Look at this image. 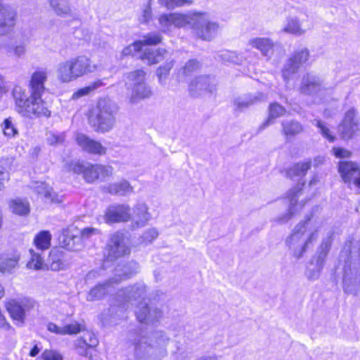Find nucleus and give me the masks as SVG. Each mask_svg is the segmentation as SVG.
<instances>
[{"instance_id": "f257e3e1", "label": "nucleus", "mask_w": 360, "mask_h": 360, "mask_svg": "<svg viewBox=\"0 0 360 360\" xmlns=\"http://www.w3.org/2000/svg\"><path fill=\"white\" fill-rule=\"evenodd\" d=\"M169 338L162 330L130 332L129 341L133 346L136 360H161L167 354Z\"/></svg>"}, {"instance_id": "f03ea898", "label": "nucleus", "mask_w": 360, "mask_h": 360, "mask_svg": "<svg viewBox=\"0 0 360 360\" xmlns=\"http://www.w3.org/2000/svg\"><path fill=\"white\" fill-rule=\"evenodd\" d=\"M12 96L15 110L22 117L32 120L42 117L49 118L51 116L49 103H39L32 94L27 96L26 90L22 86H15L12 91Z\"/></svg>"}, {"instance_id": "7ed1b4c3", "label": "nucleus", "mask_w": 360, "mask_h": 360, "mask_svg": "<svg viewBox=\"0 0 360 360\" xmlns=\"http://www.w3.org/2000/svg\"><path fill=\"white\" fill-rule=\"evenodd\" d=\"M316 229H312L310 219L300 222L286 238L285 244L297 259L301 258L310 245L317 239Z\"/></svg>"}, {"instance_id": "20e7f679", "label": "nucleus", "mask_w": 360, "mask_h": 360, "mask_svg": "<svg viewBox=\"0 0 360 360\" xmlns=\"http://www.w3.org/2000/svg\"><path fill=\"white\" fill-rule=\"evenodd\" d=\"M95 66L90 58L79 56L60 63L57 68L58 79L64 83L77 79L94 72Z\"/></svg>"}, {"instance_id": "39448f33", "label": "nucleus", "mask_w": 360, "mask_h": 360, "mask_svg": "<svg viewBox=\"0 0 360 360\" xmlns=\"http://www.w3.org/2000/svg\"><path fill=\"white\" fill-rule=\"evenodd\" d=\"M118 106L109 98H101L89 117L91 124L98 132L105 133L111 130L116 122Z\"/></svg>"}, {"instance_id": "423d86ee", "label": "nucleus", "mask_w": 360, "mask_h": 360, "mask_svg": "<svg viewBox=\"0 0 360 360\" xmlns=\"http://www.w3.org/2000/svg\"><path fill=\"white\" fill-rule=\"evenodd\" d=\"M146 296V286L143 283H136L120 289L111 301L109 311L112 315L122 318L131 302L143 300Z\"/></svg>"}, {"instance_id": "0eeeda50", "label": "nucleus", "mask_w": 360, "mask_h": 360, "mask_svg": "<svg viewBox=\"0 0 360 360\" xmlns=\"http://www.w3.org/2000/svg\"><path fill=\"white\" fill-rule=\"evenodd\" d=\"M72 170L76 174H82L84 179L88 183H93L98 179H104L113 174V168L111 166L89 163H76L73 165Z\"/></svg>"}, {"instance_id": "6e6552de", "label": "nucleus", "mask_w": 360, "mask_h": 360, "mask_svg": "<svg viewBox=\"0 0 360 360\" xmlns=\"http://www.w3.org/2000/svg\"><path fill=\"white\" fill-rule=\"evenodd\" d=\"M145 72L138 70L129 73L128 78L131 82V94L129 101L131 103H137L140 101L151 96L152 91L145 82Z\"/></svg>"}, {"instance_id": "1a4fd4ad", "label": "nucleus", "mask_w": 360, "mask_h": 360, "mask_svg": "<svg viewBox=\"0 0 360 360\" xmlns=\"http://www.w3.org/2000/svg\"><path fill=\"white\" fill-rule=\"evenodd\" d=\"M35 304L34 300L24 297L19 300L11 299L6 302L5 307L15 324L22 326L25 323L26 312L32 309Z\"/></svg>"}, {"instance_id": "9d476101", "label": "nucleus", "mask_w": 360, "mask_h": 360, "mask_svg": "<svg viewBox=\"0 0 360 360\" xmlns=\"http://www.w3.org/2000/svg\"><path fill=\"white\" fill-rule=\"evenodd\" d=\"M130 248L124 235L117 232L112 234L106 245L105 256L109 261H114L120 257L129 255Z\"/></svg>"}, {"instance_id": "9b49d317", "label": "nucleus", "mask_w": 360, "mask_h": 360, "mask_svg": "<svg viewBox=\"0 0 360 360\" xmlns=\"http://www.w3.org/2000/svg\"><path fill=\"white\" fill-rule=\"evenodd\" d=\"M309 58V51L307 48L296 50L288 59L283 68L282 75L283 79L288 81L308 61Z\"/></svg>"}, {"instance_id": "f8f14e48", "label": "nucleus", "mask_w": 360, "mask_h": 360, "mask_svg": "<svg viewBox=\"0 0 360 360\" xmlns=\"http://www.w3.org/2000/svg\"><path fill=\"white\" fill-rule=\"evenodd\" d=\"M188 90L193 97H198L206 93L212 94L217 90L215 78L207 75L197 77L190 82Z\"/></svg>"}, {"instance_id": "ddd939ff", "label": "nucleus", "mask_w": 360, "mask_h": 360, "mask_svg": "<svg viewBox=\"0 0 360 360\" xmlns=\"http://www.w3.org/2000/svg\"><path fill=\"white\" fill-rule=\"evenodd\" d=\"M357 111L354 108L348 110L338 127V131L343 139H352L360 131V120L356 118Z\"/></svg>"}, {"instance_id": "4468645a", "label": "nucleus", "mask_w": 360, "mask_h": 360, "mask_svg": "<svg viewBox=\"0 0 360 360\" xmlns=\"http://www.w3.org/2000/svg\"><path fill=\"white\" fill-rule=\"evenodd\" d=\"M48 78V72L45 69H39L34 72L30 77L28 84L29 94H33V96L39 103H47L41 98L43 94L46 91L45 82Z\"/></svg>"}, {"instance_id": "2eb2a0df", "label": "nucleus", "mask_w": 360, "mask_h": 360, "mask_svg": "<svg viewBox=\"0 0 360 360\" xmlns=\"http://www.w3.org/2000/svg\"><path fill=\"white\" fill-rule=\"evenodd\" d=\"M338 172L345 183L354 184L360 188V167L353 161H340Z\"/></svg>"}, {"instance_id": "dca6fc26", "label": "nucleus", "mask_w": 360, "mask_h": 360, "mask_svg": "<svg viewBox=\"0 0 360 360\" xmlns=\"http://www.w3.org/2000/svg\"><path fill=\"white\" fill-rule=\"evenodd\" d=\"M130 211V207L124 204L110 206L105 211L104 220L108 224L127 221L131 218Z\"/></svg>"}, {"instance_id": "f3484780", "label": "nucleus", "mask_w": 360, "mask_h": 360, "mask_svg": "<svg viewBox=\"0 0 360 360\" xmlns=\"http://www.w3.org/2000/svg\"><path fill=\"white\" fill-rule=\"evenodd\" d=\"M137 320L146 324L158 321L162 316V311L156 307H150L147 303L140 302L135 311Z\"/></svg>"}, {"instance_id": "a211bd4d", "label": "nucleus", "mask_w": 360, "mask_h": 360, "mask_svg": "<svg viewBox=\"0 0 360 360\" xmlns=\"http://www.w3.org/2000/svg\"><path fill=\"white\" fill-rule=\"evenodd\" d=\"M188 18L197 22H209L208 15L202 12H193L189 15L172 13L160 16V22H188Z\"/></svg>"}, {"instance_id": "6ab92c4d", "label": "nucleus", "mask_w": 360, "mask_h": 360, "mask_svg": "<svg viewBox=\"0 0 360 360\" xmlns=\"http://www.w3.org/2000/svg\"><path fill=\"white\" fill-rule=\"evenodd\" d=\"M139 271V265L134 261L129 262L124 264H119L114 270V276L111 278V281L118 285L122 281H125Z\"/></svg>"}, {"instance_id": "aec40b11", "label": "nucleus", "mask_w": 360, "mask_h": 360, "mask_svg": "<svg viewBox=\"0 0 360 360\" xmlns=\"http://www.w3.org/2000/svg\"><path fill=\"white\" fill-rule=\"evenodd\" d=\"M323 89L321 79L316 75L307 74L302 77L300 86L301 94L314 95Z\"/></svg>"}, {"instance_id": "412c9836", "label": "nucleus", "mask_w": 360, "mask_h": 360, "mask_svg": "<svg viewBox=\"0 0 360 360\" xmlns=\"http://www.w3.org/2000/svg\"><path fill=\"white\" fill-rule=\"evenodd\" d=\"M77 144L86 152L91 154L103 155L106 153L107 149L102 144L87 136L79 134L76 139Z\"/></svg>"}, {"instance_id": "4be33fe9", "label": "nucleus", "mask_w": 360, "mask_h": 360, "mask_svg": "<svg viewBox=\"0 0 360 360\" xmlns=\"http://www.w3.org/2000/svg\"><path fill=\"white\" fill-rule=\"evenodd\" d=\"M301 190L302 187L298 184L297 186L289 191L288 194L290 201L289 210L286 214L278 219L279 222L284 223L288 221L296 211L303 207L304 204L302 203V200H301L300 203L298 202V198L301 194Z\"/></svg>"}, {"instance_id": "5701e85b", "label": "nucleus", "mask_w": 360, "mask_h": 360, "mask_svg": "<svg viewBox=\"0 0 360 360\" xmlns=\"http://www.w3.org/2000/svg\"><path fill=\"white\" fill-rule=\"evenodd\" d=\"M115 283L111 281V278L102 283L94 286L89 292L86 300L92 302L103 298L106 295L112 292L115 288Z\"/></svg>"}, {"instance_id": "b1692460", "label": "nucleus", "mask_w": 360, "mask_h": 360, "mask_svg": "<svg viewBox=\"0 0 360 360\" xmlns=\"http://www.w3.org/2000/svg\"><path fill=\"white\" fill-rule=\"evenodd\" d=\"M74 227H69L63 229L62 234L59 236V242L61 245L72 251L78 250L81 246V238L74 234Z\"/></svg>"}, {"instance_id": "393cba45", "label": "nucleus", "mask_w": 360, "mask_h": 360, "mask_svg": "<svg viewBox=\"0 0 360 360\" xmlns=\"http://www.w3.org/2000/svg\"><path fill=\"white\" fill-rule=\"evenodd\" d=\"M103 191L111 195L125 196L134 193V188L128 181L123 179L103 186Z\"/></svg>"}, {"instance_id": "a878e982", "label": "nucleus", "mask_w": 360, "mask_h": 360, "mask_svg": "<svg viewBox=\"0 0 360 360\" xmlns=\"http://www.w3.org/2000/svg\"><path fill=\"white\" fill-rule=\"evenodd\" d=\"M191 29L196 35L205 40H210L217 33V24H191Z\"/></svg>"}, {"instance_id": "bb28decb", "label": "nucleus", "mask_w": 360, "mask_h": 360, "mask_svg": "<svg viewBox=\"0 0 360 360\" xmlns=\"http://www.w3.org/2000/svg\"><path fill=\"white\" fill-rule=\"evenodd\" d=\"M249 44L254 48L260 51L262 55L270 59L274 53V44L268 38H255L250 40Z\"/></svg>"}, {"instance_id": "cd10ccee", "label": "nucleus", "mask_w": 360, "mask_h": 360, "mask_svg": "<svg viewBox=\"0 0 360 360\" xmlns=\"http://www.w3.org/2000/svg\"><path fill=\"white\" fill-rule=\"evenodd\" d=\"M133 219L137 226H143L150 219L151 216L148 212V207L144 202H139L134 207Z\"/></svg>"}, {"instance_id": "c85d7f7f", "label": "nucleus", "mask_w": 360, "mask_h": 360, "mask_svg": "<svg viewBox=\"0 0 360 360\" xmlns=\"http://www.w3.org/2000/svg\"><path fill=\"white\" fill-rule=\"evenodd\" d=\"M143 52L139 58L146 61L148 65H153L159 63L163 58L164 54L166 51L163 49H155L152 47H146L143 50L141 51Z\"/></svg>"}, {"instance_id": "c756f323", "label": "nucleus", "mask_w": 360, "mask_h": 360, "mask_svg": "<svg viewBox=\"0 0 360 360\" xmlns=\"http://www.w3.org/2000/svg\"><path fill=\"white\" fill-rule=\"evenodd\" d=\"M19 260L20 255L16 253L1 255L0 257V273H12L18 266Z\"/></svg>"}, {"instance_id": "7c9ffc66", "label": "nucleus", "mask_w": 360, "mask_h": 360, "mask_svg": "<svg viewBox=\"0 0 360 360\" xmlns=\"http://www.w3.org/2000/svg\"><path fill=\"white\" fill-rule=\"evenodd\" d=\"M265 98L266 96L263 94H258V95L255 96L250 95L244 97H240L235 100L234 105L236 106V110L242 111L256 103L257 101H263Z\"/></svg>"}, {"instance_id": "2f4dec72", "label": "nucleus", "mask_w": 360, "mask_h": 360, "mask_svg": "<svg viewBox=\"0 0 360 360\" xmlns=\"http://www.w3.org/2000/svg\"><path fill=\"white\" fill-rule=\"evenodd\" d=\"M269 115L266 122H264L259 127L260 129H263L269 125L274 123V120L283 115L286 110L285 108L281 106L277 103H271L269 108Z\"/></svg>"}, {"instance_id": "473e14b6", "label": "nucleus", "mask_w": 360, "mask_h": 360, "mask_svg": "<svg viewBox=\"0 0 360 360\" xmlns=\"http://www.w3.org/2000/svg\"><path fill=\"white\" fill-rule=\"evenodd\" d=\"M49 1L56 15L65 16L71 13V8L68 0H49Z\"/></svg>"}, {"instance_id": "72a5a7b5", "label": "nucleus", "mask_w": 360, "mask_h": 360, "mask_svg": "<svg viewBox=\"0 0 360 360\" xmlns=\"http://www.w3.org/2000/svg\"><path fill=\"white\" fill-rule=\"evenodd\" d=\"M311 165V163L309 160L297 163L288 169L287 175L290 179L297 176H304L310 169Z\"/></svg>"}, {"instance_id": "f704fd0d", "label": "nucleus", "mask_w": 360, "mask_h": 360, "mask_svg": "<svg viewBox=\"0 0 360 360\" xmlns=\"http://www.w3.org/2000/svg\"><path fill=\"white\" fill-rule=\"evenodd\" d=\"M283 133L286 136H295L303 131L302 125L296 120H285L282 122Z\"/></svg>"}, {"instance_id": "c9c22d12", "label": "nucleus", "mask_w": 360, "mask_h": 360, "mask_svg": "<svg viewBox=\"0 0 360 360\" xmlns=\"http://www.w3.org/2000/svg\"><path fill=\"white\" fill-rule=\"evenodd\" d=\"M10 209L18 215H27L30 212V205L27 200L15 199L10 201Z\"/></svg>"}, {"instance_id": "e433bc0d", "label": "nucleus", "mask_w": 360, "mask_h": 360, "mask_svg": "<svg viewBox=\"0 0 360 360\" xmlns=\"http://www.w3.org/2000/svg\"><path fill=\"white\" fill-rule=\"evenodd\" d=\"M330 240L327 238L322 241L320 247L319 248L315 264L316 266H319V268L323 267L325 260L330 249Z\"/></svg>"}, {"instance_id": "4c0bfd02", "label": "nucleus", "mask_w": 360, "mask_h": 360, "mask_svg": "<svg viewBox=\"0 0 360 360\" xmlns=\"http://www.w3.org/2000/svg\"><path fill=\"white\" fill-rule=\"evenodd\" d=\"M162 41V37L158 33H150L141 40L135 41V47H140L141 51L148 46L157 45Z\"/></svg>"}, {"instance_id": "58836bf2", "label": "nucleus", "mask_w": 360, "mask_h": 360, "mask_svg": "<svg viewBox=\"0 0 360 360\" xmlns=\"http://www.w3.org/2000/svg\"><path fill=\"white\" fill-rule=\"evenodd\" d=\"M94 65L95 66L94 72L111 71L114 67L112 57L103 52L100 55L98 62L96 63H94Z\"/></svg>"}, {"instance_id": "ea45409f", "label": "nucleus", "mask_w": 360, "mask_h": 360, "mask_svg": "<svg viewBox=\"0 0 360 360\" xmlns=\"http://www.w3.org/2000/svg\"><path fill=\"white\" fill-rule=\"evenodd\" d=\"M51 235L48 231H41L34 238V243L37 250L41 251L49 248Z\"/></svg>"}, {"instance_id": "a19ab883", "label": "nucleus", "mask_w": 360, "mask_h": 360, "mask_svg": "<svg viewBox=\"0 0 360 360\" xmlns=\"http://www.w3.org/2000/svg\"><path fill=\"white\" fill-rule=\"evenodd\" d=\"M1 127L4 134L8 138L15 137L18 134V131L13 122V118L11 117L4 120Z\"/></svg>"}, {"instance_id": "79ce46f5", "label": "nucleus", "mask_w": 360, "mask_h": 360, "mask_svg": "<svg viewBox=\"0 0 360 360\" xmlns=\"http://www.w3.org/2000/svg\"><path fill=\"white\" fill-rule=\"evenodd\" d=\"M30 252L31 255V259L27 264V268L35 270L42 269L44 266V261L40 254L35 252L33 250H30Z\"/></svg>"}, {"instance_id": "37998d69", "label": "nucleus", "mask_w": 360, "mask_h": 360, "mask_svg": "<svg viewBox=\"0 0 360 360\" xmlns=\"http://www.w3.org/2000/svg\"><path fill=\"white\" fill-rule=\"evenodd\" d=\"M313 124L319 129V131L323 137L327 139L330 142L334 141L335 136L331 134L330 129L324 122L319 120H315L313 122Z\"/></svg>"}, {"instance_id": "c03bdc74", "label": "nucleus", "mask_w": 360, "mask_h": 360, "mask_svg": "<svg viewBox=\"0 0 360 360\" xmlns=\"http://www.w3.org/2000/svg\"><path fill=\"white\" fill-rule=\"evenodd\" d=\"M49 262L50 269L53 271H59L63 269L64 267V264L59 258V255H58L57 251L51 252Z\"/></svg>"}, {"instance_id": "a18cd8bd", "label": "nucleus", "mask_w": 360, "mask_h": 360, "mask_svg": "<svg viewBox=\"0 0 360 360\" xmlns=\"http://www.w3.org/2000/svg\"><path fill=\"white\" fill-rule=\"evenodd\" d=\"M81 344L89 345V347L94 348L98 344V340L96 335L91 332H86L84 333L81 340Z\"/></svg>"}, {"instance_id": "49530a36", "label": "nucleus", "mask_w": 360, "mask_h": 360, "mask_svg": "<svg viewBox=\"0 0 360 360\" xmlns=\"http://www.w3.org/2000/svg\"><path fill=\"white\" fill-rule=\"evenodd\" d=\"M63 134H55L49 131L46 134V140L49 144L52 146L60 145L64 142Z\"/></svg>"}, {"instance_id": "de8ad7c7", "label": "nucleus", "mask_w": 360, "mask_h": 360, "mask_svg": "<svg viewBox=\"0 0 360 360\" xmlns=\"http://www.w3.org/2000/svg\"><path fill=\"white\" fill-rule=\"evenodd\" d=\"M26 52L25 46L22 44L19 45H12L7 49V53L17 58H20L25 55Z\"/></svg>"}, {"instance_id": "09e8293b", "label": "nucleus", "mask_w": 360, "mask_h": 360, "mask_svg": "<svg viewBox=\"0 0 360 360\" xmlns=\"http://www.w3.org/2000/svg\"><path fill=\"white\" fill-rule=\"evenodd\" d=\"M283 32L295 36H300L305 32L300 24H287L283 29Z\"/></svg>"}, {"instance_id": "8fccbe9b", "label": "nucleus", "mask_w": 360, "mask_h": 360, "mask_svg": "<svg viewBox=\"0 0 360 360\" xmlns=\"http://www.w3.org/2000/svg\"><path fill=\"white\" fill-rule=\"evenodd\" d=\"M162 3L167 8L181 7L186 5H191L192 0H161Z\"/></svg>"}, {"instance_id": "3c124183", "label": "nucleus", "mask_w": 360, "mask_h": 360, "mask_svg": "<svg viewBox=\"0 0 360 360\" xmlns=\"http://www.w3.org/2000/svg\"><path fill=\"white\" fill-rule=\"evenodd\" d=\"M8 180L7 164L5 161H0V191L4 188L5 184Z\"/></svg>"}, {"instance_id": "603ef678", "label": "nucleus", "mask_w": 360, "mask_h": 360, "mask_svg": "<svg viewBox=\"0 0 360 360\" xmlns=\"http://www.w3.org/2000/svg\"><path fill=\"white\" fill-rule=\"evenodd\" d=\"M311 267L309 266L306 272L307 277L312 281L316 280L319 278L323 268H319V266L311 263Z\"/></svg>"}, {"instance_id": "864d4df0", "label": "nucleus", "mask_w": 360, "mask_h": 360, "mask_svg": "<svg viewBox=\"0 0 360 360\" xmlns=\"http://www.w3.org/2000/svg\"><path fill=\"white\" fill-rule=\"evenodd\" d=\"M221 59L224 61H227L232 63H239L240 58L238 54L234 51H226L221 54Z\"/></svg>"}, {"instance_id": "5fc2aeb1", "label": "nucleus", "mask_w": 360, "mask_h": 360, "mask_svg": "<svg viewBox=\"0 0 360 360\" xmlns=\"http://www.w3.org/2000/svg\"><path fill=\"white\" fill-rule=\"evenodd\" d=\"M172 66H173L172 63H169L164 66L160 67L157 70V75L159 78V81L160 83H162V81L166 79V77L169 75V71L172 69Z\"/></svg>"}, {"instance_id": "6e6d98bb", "label": "nucleus", "mask_w": 360, "mask_h": 360, "mask_svg": "<svg viewBox=\"0 0 360 360\" xmlns=\"http://www.w3.org/2000/svg\"><path fill=\"white\" fill-rule=\"evenodd\" d=\"M200 67V63L195 59L188 60L184 67V73L185 75L191 74V72L198 70Z\"/></svg>"}, {"instance_id": "4d7b16f0", "label": "nucleus", "mask_w": 360, "mask_h": 360, "mask_svg": "<svg viewBox=\"0 0 360 360\" xmlns=\"http://www.w3.org/2000/svg\"><path fill=\"white\" fill-rule=\"evenodd\" d=\"M37 192L41 197H44L46 200L52 195V188L44 183H41L37 187Z\"/></svg>"}, {"instance_id": "13d9d810", "label": "nucleus", "mask_w": 360, "mask_h": 360, "mask_svg": "<svg viewBox=\"0 0 360 360\" xmlns=\"http://www.w3.org/2000/svg\"><path fill=\"white\" fill-rule=\"evenodd\" d=\"M81 330V326L77 323H73L63 327V335L77 334Z\"/></svg>"}, {"instance_id": "bf43d9fd", "label": "nucleus", "mask_w": 360, "mask_h": 360, "mask_svg": "<svg viewBox=\"0 0 360 360\" xmlns=\"http://www.w3.org/2000/svg\"><path fill=\"white\" fill-rule=\"evenodd\" d=\"M76 349L77 352L79 355L89 357L91 356V354H90V349H92L91 347H89V345L81 344V341L79 340L77 341L76 344Z\"/></svg>"}, {"instance_id": "052dcab7", "label": "nucleus", "mask_w": 360, "mask_h": 360, "mask_svg": "<svg viewBox=\"0 0 360 360\" xmlns=\"http://www.w3.org/2000/svg\"><path fill=\"white\" fill-rule=\"evenodd\" d=\"M333 155L338 158H349L352 155V153L343 148L334 147L332 149Z\"/></svg>"}, {"instance_id": "680f3d73", "label": "nucleus", "mask_w": 360, "mask_h": 360, "mask_svg": "<svg viewBox=\"0 0 360 360\" xmlns=\"http://www.w3.org/2000/svg\"><path fill=\"white\" fill-rule=\"evenodd\" d=\"M158 236V231L155 229H150L143 233L142 238L146 243H151Z\"/></svg>"}, {"instance_id": "e2e57ef3", "label": "nucleus", "mask_w": 360, "mask_h": 360, "mask_svg": "<svg viewBox=\"0 0 360 360\" xmlns=\"http://www.w3.org/2000/svg\"><path fill=\"white\" fill-rule=\"evenodd\" d=\"M100 233L99 230L95 228L87 227L82 229L80 232V236H79L81 240L82 239H88L93 235L98 234Z\"/></svg>"}, {"instance_id": "0e129e2a", "label": "nucleus", "mask_w": 360, "mask_h": 360, "mask_svg": "<svg viewBox=\"0 0 360 360\" xmlns=\"http://www.w3.org/2000/svg\"><path fill=\"white\" fill-rule=\"evenodd\" d=\"M44 360H62V356L60 354L55 351L46 350L42 354Z\"/></svg>"}, {"instance_id": "69168bd1", "label": "nucleus", "mask_w": 360, "mask_h": 360, "mask_svg": "<svg viewBox=\"0 0 360 360\" xmlns=\"http://www.w3.org/2000/svg\"><path fill=\"white\" fill-rule=\"evenodd\" d=\"M91 93V91L89 86H87L81 88V89H78L77 91H75L72 94V98L73 99H77V98H81L82 96L89 95Z\"/></svg>"}, {"instance_id": "338daca9", "label": "nucleus", "mask_w": 360, "mask_h": 360, "mask_svg": "<svg viewBox=\"0 0 360 360\" xmlns=\"http://www.w3.org/2000/svg\"><path fill=\"white\" fill-rule=\"evenodd\" d=\"M141 49L140 47H135V42H134L133 44L124 49L122 51V54L124 56H127V55H130V54L134 55L135 53H136L138 52H141Z\"/></svg>"}, {"instance_id": "774afa93", "label": "nucleus", "mask_w": 360, "mask_h": 360, "mask_svg": "<svg viewBox=\"0 0 360 360\" xmlns=\"http://www.w3.org/2000/svg\"><path fill=\"white\" fill-rule=\"evenodd\" d=\"M152 8L150 5H147L143 11V18L145 22H148L152 20Z\"/></svg>"}]
</instances>
